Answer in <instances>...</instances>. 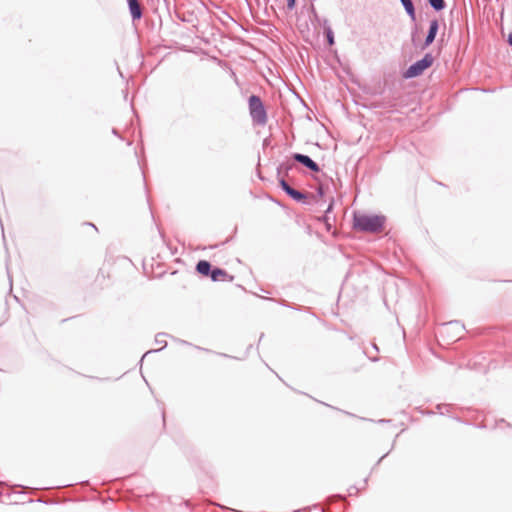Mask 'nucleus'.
<instances>
[{
  "label": "nucleus",
  "mask_w": 512,
  "mask_h": 512,
  "mask_svg": "<svg viewBox=\"0 0 512 512\" xmlns=\"http://www.w3.org/2000/svg\"><path fill=\"white\" fill-rule=\"evenodd\" d=\"M385 217L366 213H355L353 216V228L357 231L377 233L384 228Z\"/></svg>",
  "instance_id": "1"
},
{
  "label": "nucleus",
  "mask_w": 512,
  "mask_h": 512,
  "mask_svg": "<svg viewBox=\"0 0 512 512\" xmlns=\"http://www.w3.org/2000/svg\"><path fill=\"white\" fill-rule=\"evenodd\" d=\"M249 109L253 120L258 124H265L267 120L266 112L262 101L257 96L249 98Z\"/></svg>",
  "instance_id": "2"
},
{
  "label": "nucleus",
  "mask_w": 512,
  "mask_h": 512,
  "mask_svg": "<svg viewBox=\"0 0 512 512\" xmlns=\"http://www.w3.org/2000/svg\"><path fill=\"white\" fill-rule=\"evenodd\" d=\"M433 64V57L430 54H426L421 60L411 65L406 71V77H416L423 73L424 70L429 68Z\"/></svg>",
  "instance_id": "3"
},
{
  "label": "nucleus",
  "mask_w": 512,
  "mask_h": 512,
  "mask_svg": "<svg viewBox=\"0 0 512 512\" xmlns=\"http://www.w3.org/2000/svg\"><path fill=\"white\" fill-rule=\"evenodd\" d=\"M293 158L297 162H299V163L305 165L306 167H308L309 169H311L312 171H315V172L319 171L318 165L313 160H311L308 156L297 153V154H294Z\"/></svg>",
  "instance_id": "4"
},
{
  "label": "nucleus",
  "mask_w": 512,
  "mask_h": 512,
  "mask_svg": "<svg viewBox=\"0 0 512 512\" xmlns=\"http://www.w3.org/2000/svg\"><path fill=\"white\" fill-rule=\"evenodd\" d=\"M211 278L213 281H233L234 277L229 275L225 270L216 268L211 271Z\"/></svg>",
  "instance_id": "5"
},
{
  "label": "nucleus",
  "mask_w": 512,
  "mask_h": 512,
  "mask_svg": "<svg viewBox=\"0 0 512 512\" xmlns=\"http://www.w3.org/2000/svg\"><path fill=\"white\" fill-rule=\"evenodd\" d=\"M280 184H281V187L283 188V190L288 195H290L293 199H295L297 201H302L305 199V196L301 192L290 187L284 180H282Z\"/></svg>",
  "instance_id": "6"
},
{
  "label": "nucleus",
  "mask_w": 512,
  "mask_h": 512,
  "mask_svg": "<svg viewBox=\"0 0 512 512\" xmlns=\"http://www.w3.org/2000/svg\"><path fill=\"white\" fill-rule=\"evenodd\" d=\"M128 4L133 19H140L142 11L138 0H128Z\"/></svg>",
  "instance_id": "7"
},
{
  "label": "nucleus",
  "mask_w": 512,
  "mask_h": 512,
  "mask_svg": "<svg viewBox=\"0 0 512 512\" xmlns=\"http://www.w3.org/2000/svg\"><path fill=\"white\" fill-rule=\"evenodd\" d=\"M437 31H438V22L436 20H434L430 23L429 32H428V35L425 40L426 46L430 45L434 41Z\"/></svg>",
  "instance_id": "8"
},
{
  "label": "nucleus",
  "mask_w": 512,
  "mask_h": 512,
  "mask_svg": "<svg viewBox=\"0 0 512 512\" xmlns=\"http://www.w3.org/2000/svg\"><path fill=\"white\" fill-rule=\"evenodd\" d=\"M211 265L205 260H201L197 263L196 270L198 273L207 276L210 273Z\"/></svg>",
  "instance_id": "9"
},
{
  "label": "nucleus",
  "mask_w": 512,
  "mask_h": 512,
  "mask_svg": "<svg viewBox=\"0 0 512 512\" xmlns=\"http://www.w3.org/2000/svg\"><path fill=\"white\" fill-rule=\"evenodd\" d=\"M402 4L404 5L407 13L414 17V7L411 0H401Z\"/></svg>",
  "instance_id": "10"
},
{
  "label": "nucleus",
  "mask_w": 512,
  "mask_h": 512,
  "mask_svg": "<svg viewBox=\"0 0 512 512\" xmlns=\"http://www.w3.org/2000/svg\"><path fill=\"white\" fill-rule=\"evenodd\" d=\"M429 3L436 10H442L445 7L444 0H429Z\"/></svg>",
  "instance_id": "11"
},
{
  "label": "nucleus",
  "mask_w": 512,
  "mask_h": 512,
  "mask_svg": "<svg viewBox=\"0 0 512 512\" xmlns=\"http://www.w3.org/2000/svg\"><path fill=\"white\" fill-rule=\"evenodd\" d=\"M325 34H326V38L328 40L329 45H333L334 44V36H333L332 30L330 28H327L325 30Z\"/></svg>",
  "instance_id": "12"
},
{
  "label": "nucleus",
  "mask_w": 512,
  "mask_h": 512,
  "mask_svg": "<svg viewBox=\"0 0 512 512\" xmlns=\"http://www.w3.org/2000/svg\"><path fill=\"white\" fill-rule=\"evenodd\" d=\"M296 0H287V6L289 9H292L295 6Z\"/></svg>",
  "instance_id": "13"
},
{
  "label": "nucleus",
  "mask_w": 512,
  "mask_h": 512,
  "mask_svg": "<svg viewBox=\"0 0 512 512\" xmlns=\"http://www.w3.org/2000/svg\"><path fill=\"white\" fill-rule=\"evenodd\" d=\"M508 42L512 46V32L508 36Z\"/></svg>",
  "instance_id": "14"
}]
</instances>
